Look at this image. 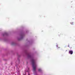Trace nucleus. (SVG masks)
Segmentation results:
<instances>
[{
	"instance_id": "1",
	"label": "nucleus",
	"mask_w": 75,
	"mask_h": 75,
	"mask_svg": "<svg viewBox=\"0 0 75 75\" xmlns=\"http://www.w3.org/2000/svg\"><path fill=\"white\" fill-rule=\"evenodd\" d=\"M32 62L33 68V71H35L36 69V67H37V65L35 64V60L34 59H33L32 60Z\"/></svg>"
},
{
	"instance_id": "2",
	"label": "nucleus",
	"mask_w": 75,
	"mask_h": 75,
	"mask_svg": "<svg viewBox=\"0 0 75 75\" xmlns=\"http://www.w3.org/2000/svg\"><path fill=\"white\" fill-rule=\"evenodd\" d=\"M69 54H73V51L72 50H70L69 52Z\"/></svg>"
},
{
	"instance_id": "4",
	"label": "nucleus",
	"mask_w": 75,
	"mask_h": 75,
	"mask_svg": "<svg viewBox=\"0 0 75 75\" xmlns=\"http://www.w3.org/2000/svg\"><path fill=\"white\" fill-rule=\"evenodd\" d=\"M58 44H56V47L58 49H59V47H58Z\"/></svg>"
},
{
	"instance_id": "3",
	"label": "nucleus",
	"mask_w": 75,
	"mask_h": 75,
	"mask_svg": "<svg viewBox=\"0 0 75 75\" xmlns=\"http://www.w3.org/2000/svg\"><path fill=\"white\" fill-rule=\"evenodd\" d=\"M38 70L39 72H41L42 71V70L41 69H39Z\"/></svg>"
},
{
	"instance_id": "5",
	"label": "nucleus",
	"mask_w": 75,
	"mask_h": 75,
	"mask_svg": "<svg viewBox=\"0 0 75 75\" xmlns=\"http://www.w3.org/2000/svg\"><path fill=\"white\" fill-rule=\"evenodd\" d=\"M70 23L71 25H73V24H74V23L73 22H71Z\"/></svg>"
},
{
	"instance_id": "6",
	"label": "nucleus",
	"mask_w": 75,
	"mask_h": 75,
	"mask_svg": "<svg viewBox=\"0 0 75 75\" xmlns=\"http://www.w3.org/2000/svg\"><path fill=\"white\" fill-rule=\"evenodd\" d=\"M28 75H30V74H28Z\"/></svg>"
}]
</instances>
